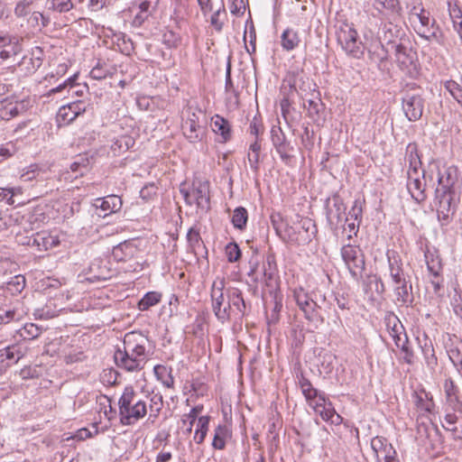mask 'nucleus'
Segmentation results:
<instances>
[{
    "mask_svg": "<svg viewBox=\"0 0 462 462\" xmlns=\"http://www.w3.org/2000/svg\"><path fill=\"white\" fill-rule=\"evenodd\" d=\"M400 27L392 22H383L379 27L376 39L381 42L392 44L399 37Z\"/></svg>",
    "mask_w": 462,
    "mask_h": 462,
    "instance_id": "obj_21",
    "label": "nucleus"
},
{
    "mask_svg": "<svg viewBox=\"0 0 462 462\" xmlns=\"http://www.w3.org/2000/svg\"><path fill=\"white\" fill-rule=\"evenodd\" d=\"M444 392L446 401L453 411L459 409L462 403L459 400L458 388L451 378H447L444 382Z\"/></svg>",
    "mask_w": 462,
    "mask_h": 462,
    "instance_id": "obj_24",
    "label": "nucleus"
},
{
    "mask_svg": "<svg viewBox=\"0 0 462 462\" xmlns=\"http://www.w3.org/2000/svg\"><path fill=\"white\" fill-rule=\"evenodd\" d=\"M249 46L245 44V48L247 51V53L251 56V60L254 62V60L253 58V54L256 51V32L254 26L253 22H250V28H249Z\"/></svg>",
    "mask_w": 462,
    "mask_h": 462,
    "instance_id": "obj_50",
    "label": "nucleus"
},
{
    "mask_svg": "<svg viewBox=\"0 0 462 462\" xmlns=\"http://www.w3.org/2000/svg\"><path fill=\"white\" fill-rule=\"evenodd\" d=\"M332 208H329L328 203L327 204V217L329 221H332V218L335 217L337 224L340 222L341 217L346 211V206L343 199L337 194L332 197Z\"/></svg>",
    "mask_w": 462,
    "mask_h": 462,
    "instance_id": "obj_29",
    "label": "nucleus"
},
{
    "mask_svg": "<svg viewBox=\"0 0 462 462\" xmlns=\"http://www.w3.org/2000/svg\"><path fill=\"white\" fill-rule=\"evenodd\" d=\"M425 259L430 273L433 277L438 278L442 270L440 259L438 256L434 257V254L430 251L425 253Z\"/></svg>",
    "mask_w": 462,
    "mask_h": 462,
    "instance_id": "obj_38",
    "label": "nucleus"
},
{
    "mask_svg": "<svg viewBox=\"0 0 462 462\" xmlns=\"http://www.w3.org/2000/svg\"><path fill=\"white\" fill-rule=\"evenodd\" d=\"M42 333V329L33 323L25 324L21 329L18 330V334L23 340H32L38 337Z\"/></svg>",
    "mask_w": 462,
    "mask_h": 462,
    "instance_id": "obj_40",
    "label": "nucleus"
},
{
    "mask_svg": "<svg viewBox=\"0 0 462 462\" xmlns=\"http://www.w3.org/2000/svg\"><path fill=\"white\" fill-rule=\"evenodd\" d=\"M163 402L162 396L160 394H153L150 399V415L149 419H156L162 408Z\"/></svg>",
    "mask_w": 462,
    "mask_h": 462,
    "instance_id": "obj_46",
    "label": "nucleus"
},
{
    "mask_svg": "<svg viewBox=\"0 0 462 462\" xmlns=\"http://www.w3.org/2000/svg\"><path fill=\"white\" fill-rule=\"evenodd\" d=\"M298 79H296L292 84H290V92L285 94L280 102L282 115L286 119L287 114L290 111L291 106V94L297 92Z\"/></svg>",
    "mask_w": 462,
    "mask_h": 462,
    "instance_id": "obj_43",
    "label": "nucleus"
},
{
    "mask_svg": "<svg viewBox=\"0 0 462 462\" xmlns=\"http://www.w3.org/2000/svg\"><path fill=\"white\" fill-rule=\"evenodd\" d=\"M299 385L308 403L312 405V402H314L318 399L319 395H320L318 390L312 386L310 381L304 377L303 374H300L299 377Z\"/></svg>",
    "mask_w": 462,
    "mask_h": 462,
    "instance_id": "obj_31",
    "label": "nucleus"
},
{
    "mask_svg": "<svg viewBox=\"0 0 462 462\" xmlns=\"http://www.w3.org/2000/svg\"><path fill=\"white\" fill-rule=\"evenodd\" d=\"M395 57L400 66L407 67L409 64H412V58L407 53L406 48L402 44L394 45Z\"/></svg>",
    "mask_w": 462,
    "mask_h": 462,
    "instance_id": "obj_45",
    "label": "nucleus"
},
{
    "mask_svg": "<svg viewBox=\"0 0 462 462\" xmlns=\"http://www.w3.org/2000/svg\"><path fill=\"white\" fill-rule=\"evenodd\" d=\"M159 5V0H139L138 10L152 15Z\"/></svg>",
    "mask_w": 462,
    "mask_h": 462,
    "instance_id": "obj_51",
    "label": "nucleus"
},
{
    "mask_svg": "<svg viewBox=\"0 0 462 462\" xmlns=\"http://www.w3.org/2000/svg\"><path fill=\"white\" fill-rule=\"evenodd\" d=\"M121 423L133 425L147 413L146 402L136 399V393L132 386L125 387L118 401Z\"/></svg>",
    "mask_w": 462,
    "mask_h": 462,
    "instance_id": "obj_1",
    "label": "nucleus"
},
{
    "mask_svg": "<svg viewBox=\"0 0 462 462\" xmlns=\"http://www.w3.org/2000/svg\"><path fill=\"white\" fill-rule=\"evenodd\" d=\"M229 436V430L226 425L219 424L214 430V438L212 447L215 449L222 450L226 447V439Z\"/></svg>",
    "mask_w": 462,
    "mask_h": 462,
    "instance_id": "obj_34",
    "label": "nucleus"
},
{
    "mask_svg": "<svg viewBox=\"0 0 462 462\" xmlns=\"http://www.w3.org/2000/svg\"><path fill=\"white\" fill-rule=\"evenodd\" d=\"M20 111V105L10 103L7 106H3L1 109L0 117L4 120H10L13 117L18 116Z\"/></svg>",
    "mask_w": 462,
    "mask_h": 462,
    "instance_id": "obj_49",
    "label": "nucleus"
},
{
    "mask_svg": "<svg viewBox=\"0 0 462 462\" xmlns=\"http://www.w3.org/2000/svg\"><path fill=\"white\" fill-rule=\"evenodd\" d=\"M261 152V143L259 140L255 139L249 146L248 162L251 169L257 171L259 169V155Z\"/></svg>",
    "mask_w": 462,
    "mask_h": 462,
    "instance_id": "obj_36",
    "label": "nucleus"
},
{
    "mask_svg": "<svg viewBox=\"0 0 462 462\" xmlns=\"http://www.w3.org/2000/svg\"><path fill=\"white\" fill-rule=\"evenodd\" d=\"M310 406L326 421L339 424L342 420L340 415L336 412L332 403L326 401L324 394L319 395L318 399Z\"/></svg>",
    "mask_w": 462,
    "mask_h": 462,
    "instance_id": "obj_15",
    "label": "nucleus"
},
{
    "mask_svg": "<svg viewBox=\"0 0 462 462\" xmlns=\"http://www.w3.org/2000/svg\"><path fill=\"white\" fill-rule=\"evenodd\" d=\"M385 323L389 335L393 339L395 345H401L402 342H407L408 337L404 331V328L395 315H388L385 318Z\"/></svg>",
    "mask_w": 462,
    "mask_h": 462,
    "instance_id": "obj_20",
    "label": "nucleus"
},
{
    "mask_svg": "<svg viewBox=\"0 0 462 462\" xmlns=\"http://www.w3.org/2000/svg\"><path fill=\"white\" fill-rule=\"evenodd\" d=\"M30 22L32 23V26L39 25L41 23L42 27H47L50 23V17L44 15L41 12H33L30 17Z\"/></svg>",
    "mask_w": 462,
    "mask_h": 462,
    "instance_id": "obj_55",
    "label": "nucleus"
},
{
    "mask_svg": "<svg viewBox=\"0 0 462 462\" xmlns=\"http://www.w3.org/2000/svg\"><path fill=\"white\" fill-rule=\"evenodd\" d=\"M448 5L449 16L453 23L462 19V11L456 3L452 4L450 2H448Z\"/></svg>",
    "mask_w": 462,
    "mask_h": 462,
    "instance_id": "obj_62",
    "label": "nucleus"
},
{
    "mask_svg": "<svg viewBox=\"0 0 462 462\" xmlns=\"http://www.w3.org/2000/svg\"><path fill=\"white\" fill-rule=\"evenodd\" d=\"M362 213H363V208H362L361 203L358 200H355L354 205L348 211V214L346 217H349L350 218L354 219L355 222L356 221L361 222Z\"/></svg>",
    "mask_w": 462,
    "mask_h": 462,
    "instance_id": "obj_58",
    "label": "nucleus"
},
{
    "mask_svg": "<svg viewBox=\"0 0 462 462\" xmlns=\"http://www.w3.org/2000/svg\"><path fill=\"white\" fill-rule=\"evenodd\" d=\"M162 294L157 291L147 292L138 302V308L141 310H147L149 308L160 302Z\"/></svg>",
    "mask_w": 462,
    "mask_h": 462,
    "instance_id": "obj_39",
    "label": "nucleus"
},
{
    "mask_svg": "<svg viewBox=\"0 0 462 462\" xmlns=\"http://www.w3.org/2000/svg\"><path fill=\"white\" fill-rule=\"evenodd\" d=\"M134 144V140L131 136H122L115 142L112 147L115 151L116 147L119 151H127L129 148L133 147Z\"/></svg>",
    "mask_w": 462,
    "mask_h": 462,
    "instance_id": "obj_54",
    "label": "nucleus"
},
{
    "mask_svg": "<svg viewBox=\"0 0 462 462\" xmlns=\"http://www.w3.org/2000/svg\"><path fill=\"white\" fill-rule=\"evenodd\" d=\"M122 205L121 198L116 195H109L95 200V206L106 212V215L117 212L122 208Z\"/></svg>",
    "mask_w": 462,
    "mask_h": 462,
    "instance_id": "obj_23",
    "label": "nucleus"
},
{
    "mask_svg": "<svg viewBox=\"0 0 462 462\" xmlns=\"http://www.w3.org/2000/svg\"><path fill=\"white\" fill-rule=\"evenodd\" d=\"M402 110L411 122L420 119L424 110V99L418 93L405 92L402 97Z\"/></svg>",
    "mask_w": 462,
    "mask_h": 462,
    "instance_id": "obj_9",
    "label": "nucleus"
},
{
    "mask_svg": "<svg viewBox=\"0 0 462 462\" xmlns=\"http://www.w3.org/2000/svg\"><path fill=\"white\" fill-rule=\"evenodd\" d=\"M445 88L462 106V88L454 80H447L444 84Z\"/></svg>",
    "mask_w": 462,
    "mask_h": 462,
    "instance_id": "obj_48",
    "label": "nucleus"
},
{
    "mask_svg": "<svg viewBox=\"0 0 462 462\" xmlns=\"http://www.w3.org/2000/svg\"><path fill=\"white\" fill-rule=\"evenodd\" d=\"M458 179V170L456 166H444L439 171V188L442 191H454V185Z\"/></svg>",
    "mask_w": 462,
    "mask_h": 462,
    "instance_id": "obj_18",
    "label": "nucleus"
},
{
    "mask_svg": "<svg viewBox=\"0 0 462 462\" xmlns=\"http://www.w3.org/2000/svg\"><path fill=\"white\" fill-rule=\"evenodd\" d=\"M25 287V278L23 275H16L6 283L5 289L12 295L20 293Z\"/></svg>",
    "mask_w": 462,
    "mask_h": 462,
    "instance_id": "obj_42",
    "label": "nucleus"
},
{
    "mask_svg": "<svg viewBox=\"0 0 462 462\" xmlns=\"http://www.w3.org/2000/svg\"><path fill=\"white\" fill-rule=\"evenodd\" d=\"M436 198L439 200L437 209L438 219L442 226L448 225L457 209L455 191H442L436 189Z\"/></svg>",
    "mask_w": 462,
    "mask_h": 462,
    "instance_id": "obj_8",
    "label": "nucleus"
},
{
    "mask_svg": "<svg viewBox=\"0 0 462 462\" xmlns=\"http://www.w3.org/2000/svg\"><path fill=\"white\" fill-rule=\"evenodd\" d=\"M320 106L321 103L319 100L309 99L307 104H304V107L307 109L309 116L312 119H316L319 116Z\"/></svg>",
    "mask_w": 462,
    "mask_h": 462,
    "instance_id": "obj_53",
    "label": "nucleus"
},
{
    "mask_svg": "<svg viewBox=\"0 0 462 462\" xmlns=\"http://www.w3.org/2000/svg\"><path fill=\"white\" fill-rule=\"evenodd\" d=\"M226 254L227 256V260L230 263H235L239 260L241 256V251L239 246L236 243H229L226 246Z\"/></svg>",
    "mask_w": 462,
    "mask_h": 462,
    "instance_id": "obj_52",
    "label": "nucleus"
},
{
    "mask_svg": "<svg viewBox=\"0 0 462 462\" xmlns=\"http://www.w3.org/2000/svg\"><path fill=\"white\" fill-rule=\"evenodd\" d=\"M27 350L28 348L22 344H15L2 349L0 351V356H5L6 359L13 360L16 363L26 355Z\"/></svg>",
    "mask_w": 462,
    "mask_h": 462,
    "instance_id": "obj_30",
    "label": "nucleus"
},
{
    "mask_svg": "<svg viewBox=\"0 0 462 462\" xmlns=\"http://www.w3.org/2000/svg\"><path fill=\"white\" fill-rule=\"evenodd\" d=\"M187 118L182 124V131L185 137L190 143H198L205 134V114L200 108L191 106L186 109Z\"/></svg>",
    "mask_w": 462,
    "mask_h": 462,
    "instance_id": "obj_4",
    "label": "nucleus"
},
{
    "mask_svg": "<svg viewBox=\"0 0 462 462\" xmlns=\"http://www.w3.org/2000/svg\"><path fill=\"white\" fill-rule=\"evenodd\" d=\"M180 192L188 205L196 204L198 208L208 211L210 208V191L208 180H195L191 188L180 184Z\"/></svg>",
    "mask_w": 462,
    "mask_h": 462,
    "instance_id": "obj_2",
    "label": "nucleus"
},
{
    "mask_svg": "<svg viewBox=\"0 0 462 462\" xmlns=\"http://www.w3.org/2000/svg\"><path fill=\"white\" fill-rule=\"evenodd\" d=\"M407 189L417 203L423 202L426 199L425 183L420 180V176L408 177Z\"/></svg>",
    "mask_w": 462,
    "mask_h": 462,
    "instance_id": "obj_22",
    "label": "nucleus"
},
{
    "mask_svg": "<svg viewBox=\"0 0 462 462\" xmlns=\"http://www.w3.org/2000/svg\"><path fill=\"white\" fill-rule=\"evenodd\" d=\"M341 256L352 277L356 281L362 279L365 268V255L362 250L358 246L346 245L341 248Z\"/></svg>",
    "mask_w": 462,
    "mask_h": 462,
    "instance_id": "obj_7",
    "label": "nucleus"
},
{
    "mask_svg": "<svg viewBox=\"0 0 462 462\" xmlns=\"http://www.w3.org/2000/svg\"><path fill=\"white\" fill-rule=\"evenodd\" d=\"M139 249L134 241H125L113 248L112 255L117 262H128L137 256Z\"/></svg>",
    "mask_w": 462,
    "mask_h": 462,
    "instance_id": "obj_19",
    "label": "nucleus"
},
{
    "mask_svg": "<svg viewBox=\"0 0 462 462\" xmlns=\"http://www.w3.org/2000/svg\"><path fill=\"white\" fill-rule=\"evenodd\" d=\"M210 416H200L198 419L197 429L193 437L197 444H201L206 439L208 431Z\"/></svg>",
    "mask_w": 462,
    "mask_h": 462,
    "instance_id": "obj_35",
    "label": "nucleus"
},
{
    "mask_svg": "<svg viewBox=\"0 0 462 462\" xmlns=\"http://www.w3.org/2000/svg\"><path fill=\"white\" fill-rule=\"evenodd\" d=\"M337 40L346 54L356 59L363 57L365 43L359 40L358 33L352 23H343L338 27Z\"/></svg>",
    "mask_w": 462,
    "mask_h": 462,
    "instance_id": "obj_3",
    "label": "nucleus"
},
{
    "mask_svg": "<svg viewBox=\"0 0 462 462\" xmlns=\"http://www.w3.org/2000/svg\"><path fill=\"white\" fill-rule=\"evenodd\" d=\"M114 358L118 367L128 372L141 371L145 364L144 357L134 356L127 349H117L115 352Z\"/></svg>",
    "mask_w": 462,
    "mask_h": 462,
    "instance_id": "obj_11",
    "label": "nucleus"
},
{
    "mask_svg": "<svg viewBox=\"0 0 462 462\" xmlns=\"http://www.w3.org/2000/svg\"><path fill=\"white\" fill-rule=\"evenodd\" d=\"M386 256L392 284L394 285L406 281L407 277L402 267V261L400 254L394 250H388Z\"/></svg>",
    "mask_w": 462,
    "mask_h": 462,
    "instance_id": "obj_14",
    "label": "nucleus"
},
{
    "mask_svg": "<svg viewBox=\"0 0 462 462\" xmlns=\"http://www.w3.org/2000/svg\"><path fill=\"white\" fill-rule=\"evenodd\" d=\"M368 280H369L370 284L374 283L375 291L378 294L382 295L384 293L386 289H385V285H384L383 282L382 281L381 277H379L377 275H369Z\"/></svg>",
    "mask_w": 462,
    "mask_h": 462,
    "instance_id": "obj_64",
    "label": "nucleus"
},
{
    "mask_svg": "<svg viewBox=\"0 0 462 462\" xmlns=\"http://www.w3.org/2000/svg\"><path fill=\"white\" fill-rule=\"evenodd\" d=\"M71 0H47L46 7L59 13H66L73 8Z\"/></svg>",
    "mask_w": 462,
    "mask_h": 462,
    "instance_id": "obj_41",
    "label": "nucleus"
},
{
    "mask_svg": "<svg viewBox=\"0 0 462 462\" xmlns=\"http://www.w3.org/2000/svg\"><path fill=\"white\" fill-rule=\"evenodd\" d=\"M300 42L299 33L292 28H287L281 36V44L283 50L291 51L297 48Z\"/></svg>",
    "mask_w": 462,
    "mask_h": 462,
    "instance_id": "obj_28",
    "label": "nucleus"
},
{
    "mask_svg": "<svg viewBox=\"0 0 462 462\" xmlns=\"http://www.w3.org/2000/svg\"><path fill=\"white\" fill-rule=\"evenodd\" d=\"M314 295L315 299H313L302 288L294 291V299L300 310L304 313V317L310 322L319 326L324 322V319L319 312V310L321 307L319 304L318 295Z\"/></svg>",
    "mask_w": 462,
    "mask_h": 462,
    "instance_id": "obj_5",
    "label": "nucleus"
},
{
    "mask_svg": "<svg viewBox=\"0 0 462 462\" xmlns=\"http://www.w3.org/2000/svg\"><path fill=\"white\" fill-rule=\"evenodd\" d=\"M187 240L189 246L195 248L197 245H199V242L201 240L199 232L193 227L189 228L187 234Z\"/></svg>",
    "mask_w": 462,
    "mask_h": 462,
    "instance_id": "obj_61",
    "label": "nucleus"
},
{
    "mask_svg": "<svg viewBox=\"0 0 462 462\" xmlns=\"http://www.w3.org/2000/svg\"><path fill=\"white\" fill-rule=\"evenodd\" d=\"M212 309L217 319L221 322L226 321L227 314L226 310H221V307L226 303V291L224 292V281L220 280L218 282H215L211 290Z\"/></svg>",
    "mask_w": 462,
    "mask_h": 462,
    "instance_id": "obj_12",
    "label": "nucleus"
},
{
    "mask_svg": "<svg viewBox=\"0 0 462 462\" xmlns=\"http://www.w3.org/2000/svg\"><path fill=\"white\" fill-rule=\"evenodd\" d=\"M418 434L420 438L425 437L426 439H429L431 442V439L433 437L439 438V430L438 429L433 425H427L425 423H421L418 426Z\"/></svg>",
    "mask_w": 462,
    "mask_h": 462,
    "instance_id": "obj_47",
    "label": "nucleus"
},
{
    "mask_svg": "<svg viewBox=\"0 0 462 462\" xmlns=\"http://www.w3.org/2000/svg\"><path fill=\"white\" fill-rule=\"evenodd\" d=\"M22 317L23 314L15 308L8 310L0 308V324H8L13 320H19Z\"/></svg>",
    "mask_w": 462,
    "mask_h": 462,
    "instance_id": "obj_44",
    "label": "nucleus"
},
{
    "mask_svg": "<svg viewBox=\"0 0 462 462\" xmlns=\"http://www.w3.org/2000/svg\"><path fill=\"white\" fill-rule=\"evenodd\" d=\"M212 130L220 135L223 143L227 142L231 138V127L229 122L223 116L215 115L212 117Z\"/></svg>",
    "mask_w": 462,
    "mask_h": 462,
    "instance_id": "obj_27",
    "label": "nucleus"
},
{
    "mask_svg": "<svg viewBox=\"0 0 462 462\" xmlns=\"http://www.w3.org/2000/svg\"><path fill=\"white\" fill-rule=\"evenodd\" d=\"M171 368L162 365H156L153 367V373L158 381L164 386L172 388L174 384V378L171 374Z\"/></svg>",
    "mask_w": 462,
    "mask_h": 462,
    "instance_id": "obj_32",
    "label": "nucleus"
},
{
    "mask_svg": "<svg viewBox=\"0 0 462 462\" xmlns=\"http://www.w3.org/2000/svg\"><path fill=\"white\" fill-rule=\"evenodd\" d=\"M124 347L134 356L144 357L154 348V344L150 340L148 335L141 331H131L125 335Z\"/></svg>",
    "mask_w": 462,
    "mask_h": 462,
    "instance_id": "obj_6",
    "label": "nucleus"
},
{
    "mask_svg": "<svg viewBox=\"0 0 462 462\" xmlns=\"http://www.w3.org/2000/svg\"><path fill=\"white\" fill-rule=\"evenodd\" d=\"M32 2L27 0H23L17 3L14 8V14L17 17H23L29 14V8Z\"/></svg>",
    "mask_w": 462,
    "mask_h": 462,
    "instance_id": "obj_59",
    "label": "nucleus"
},
{
    "mask_svg": "<svg viewBox=\"0 0 462 462\" xmlns=\"http://www.w3.org/2000/svg\"><path fill=\"white\" fill-rule=\"evenodd\" d=\"M86 103L82 100L71 102L66 106H62L58 112L59 121L64 124H69L79 116L86 111Z\"/></svg>",
    "mask_w": 462,
    "mask_h": 462,
    "instance_id": "obj_17",
    "label": "nucleus"
},
{
    "mask_svg": "<svg viewBox=\"0 0 462 462\" xmlns=\"http://www.w3.org/2000/svg\"><path fill=\"white\" fill-rule=\"evenodd\" d=\"M273 263V256L268 255L266 263L263 265V278L260 279L261 282H267L268 280H272L273 278V270L272 263Z\"/></svg>",
    "mask_w": 462,
    "mask_h": 462,
    "instance_id": "obj_57",
    "label": "nucleus"
},
{
    "mask_svg": "<svg viewBox=\"0 0 462 462\" xmlns=\"http://www.w3.org/2000/svg\"><path fill=\"white\" fill-rule=\"evenodd\" d=\"M406 159L409 163H412L413 162H420V158L418 153L417 144L414 143H410L406 147Z\"/></svg>",
    "mask_w": 462,
    "mask_h": 462,
    "instance_id": "obj_56",
    "label": "nucleus"
},
{
    "mask_svg": "<svg viewBox=\"0 0 462 462\" xmlns=\"http://www.w3.org/2000/svg\"><path fill=\"white\" fill-rule=\"evenodd\" d=\"M271 139L273 145L274 146L276 152L279 153L281 159L287 162L291 157L289 154L291 147L290 146V143L287 142L285 134L282 132L281 127L274 126L272 128Z\"/></svg>",
    "mask_w": 462,
    "mask_h": 462,
    "instance_id": "obj_16",
    "label": "nucleus"
},
{
    "mask_svg": "<svg viewBox=\"0 0 462 462\" xmlns=\"http://www.w3.org/2000/svg\"><path fill=\"white\" fill-rule=\"evenodd\" d=\"M263 132V126L260 120H258L256 117H254V119L251 121L249 125V133L251 135H254L255 139L259 140V134Z\"/></svg>",
    "mask_w": 462,
    "mask_h": 462,
    "instance_id": "obj_60",
    "label": "nucleus"
},
{
    "mask_svg": "<svg viewBox=\"0 0 462 462\" xmlns=\"http://www.w3.org/2000/svg\"><path fill=\"white\" fill-rule=\"evenodd\" d=\"M226 298L231 305L235 319H242L248 314L251 306L247 305L239 289L234 287L226 289Z\"/></svg>",
    "mask_w": 462,
    "mask_h": 462,
    "instance_id": "obj_13",
    "label": "nucleus"
},
{
    "mask_svg": "<svg viewBox=\"0 0 462 462\" xmlns=\"http://www.w3.org/2000/svg\"><path fill=\"white\" fill-rule=\"evenodd\" d=\"M385 42L375 39L370 43H365V49L370 54V58L375 62H383L388 59V50L384 47Z\"/></svg>",
    "mask_w": 462,
    "mask_h": 462,
    "instance_id": "obj_25",
    "label": "nucleus"
},
{
    "mask_svg": "<svg viewBox=\"0 0 462 462\" xmlns=\"http://www.w3.org/2000/svg\"><path fill=\"white\" fill-rule=\"evenodd\" d=\"M247 219V210L243 207H238L234 210L231 221L234 227L239 230H243L246 226Z\"/></svg>",
    "mask_w": 462,
    "mask_h": 462,
    "instance_id": "obj_37",
    "label": "nucleus"
},
{
    "mask_svg": "<svg viewBox=\"0 0 462 462\" xmlns=\"http://www.w3.org/2000/svg\"><path fill=\"white\" fill-rule=\"evenodd\" d=\"M371 448L377 462H400L397 452L386 438L376 436L371 439Z\"/></svg>",
    "mask_w": 462,
    "mask_h": 462,
    "instance_id": "obj_10",
    "label": "nucleus"
},
{
    "mask_svg": "<svg viewBox=\"0 0 462 462\" xmlns=\"http://www.w3.org/2000/svg\"><path fill=\"white\" fill-rule=\"evenodd\" d=\"M107 75H108V70L104 69L99 64L95 66L89 73L90 78L93 79H97V80L104 79L106 78Z\"/></svg>",
    "mask_w": 462,
    "mask_h": 462,
    "instance_id": "obj_63",
    "label": "nucleus"
},
{
    "mask_svg": "<svg viewBox=\"0 0 462 462\" xmlns=\"http://www.w3.org/2000/svg\"><path fill=\"white\" fill-rule=\"evenodd\" d=\"M300 228L304 231L305 236L300 239L297 238L298 244H308L310 243L317 234V226L315 223L310 218H303L300 221Z\"/></svg>",
    "mask_w": 462,
    "mask_h": 462,
    "instance_id": "obj_33",
    "label": "nucleus"
},
{
    "mask_svg": "<svg viewBox=\"0 0 462 462\" xmlns=\"http://www.w3.org/2000/svg\"><path fill=\"white\" fill-rule=\"evenodd\" d=\"M394 295L396 297V302L401 305H407L412 302V287L409 284V281L406 280L402 283L393 285Z\"/></svg>",
    "mask_w": 462,
    "mask_h": 462,
    "instance_id": "obj_26",
    "label": "nucleus"
}]
</instances>
